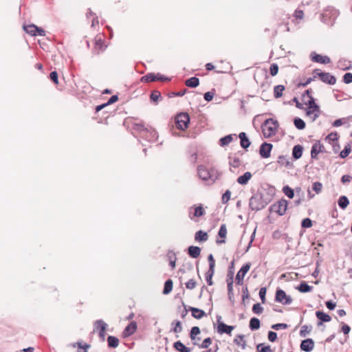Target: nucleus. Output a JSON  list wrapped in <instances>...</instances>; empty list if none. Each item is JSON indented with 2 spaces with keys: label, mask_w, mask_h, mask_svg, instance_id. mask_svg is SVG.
Wrapping results in <instances>:
<instances>
[{
  "label": "nucleus",
  "mask_w": 352,
  "mask_h": 352,
  "mask_svg": "<svg viewBox=\"0 0 352 352\" xmlns=\"http://www.w3.org/2000/svg\"><path fill=\"white\" fill-rule=\"evenodd\" d=\"M277 338V334L274 331H269L268 332V340L270 342H274Z\"/></svg>",
  "instance_id": "052dcab7"
},
{
  "label": "nucleus",
  "mask_w": 352,
  "mask_h": 352,
  "mask_svg": "<svg viewBox=\"0 0 352 352\" xmlns=\"http://www.w3.org/2000/svg\"><path fill=\"white\" fill-rule=\"evenodd\" d=\"M301 226L302 228H308L312 226V221L309 218H305L302 221Z\"/></svg>",
  "instance_id": "09e8293b"
},
{
  "label": "nucleus",
  "mask_w": 352,
  "mask_h": 352,
  "mask_svg": "<svg viewBox=\"0 0 352 352\" xmlns=\"http://www.w3.org/2000/svg\"><path fill=\"white\" fill-rule=\"evenodd\" d=\"M309 332V329L307 326L304 325L301 327L300 334L302 337H305L306 333Z\"/></svg>",
  "instance_id": "69168bd1"
},
{
  "label": "nucleus",
  "mask_w": 352,
  "mask_h": 352,
  "mask_svg": "<svg viewBox=\"0 0 352 352\" xmlns=\"http://www.w3.org/2000/svg\"><path fill=\"white\" fill-rule=\"evenodd\" d=\"M278 126V124L276 120H274L272 118L266 120L262 125V131L263 135L265 138H270L275 135Z\"/></svg>",
  "instance_id": "7ed1b4c3"
},
{
  "label": "nucleus",
  "mask_w": 352,
  "mask_h": 352,
  "mask_svg": "<svg viewBox=\"0 0 352 352\" xmlns=\"http://www.w3.org/2000/svg\"><path fill=\"white\" fill-rule=\"evenodd\" d=\"M313 190L317 193L319 194L322 189V184L319 182H316L313 184Z\"/></svg>",
  "instance_id": "79ce46f5"
},
{
  "label": "nucleus",
  "mask_w": 352,
  "mask_h": 352,
  "mask_svg": "<svg viewBox=\"0 0 352 352\" xmlns=\"http://www.w3.org/2000/svg\"><path fill=\"white\" fill-rule=\"evenodd\" d=\"M294 123L295 126L298 129L302 130V129H305V122L300 118H295L294 120Z\"/></svg>",
  "instance_id": "e433bc0d"
},
{
  "label": "nucleus",
  "mask_w": 352,
  "mask_h": 352,
  "mask_svg": "<svg viewBox=\"0 0 352 352\" xmlns=\"http://www.w3.org/2000/svg\"><path fill=\"white\" fill-rule=\"evenodd\" d=\"M283 192L286 196H287L290 199L293 198L294 196V190L288 186L283 187Z\"/></svg>",
  "instance_id": "4c0bfd02"
},
{
  "label": "nucleus",
  "mask_w": 352,
  "mask_h": 352,
  "mask_svg": "<svg viewBox=\"0 0 352 352\" xmlns=\"http://www.w3.org/2000/svg\"><path fill=\"white\" fill-rule=\"evenodd\" d=\"M231 192L229 190H227L222 196V202L226 204L230 199Z\"/></svg>",
  "instance_id": "3c124183"
},
{
  "label": "nucleus",
  "mask_w": 352,
  "mask_h": 352,
  "mask_svg": "<svg viewBox=\"0 0 352 352\" xmlns=\"http://www.w3.org/2000/svg\"><path fill=\"white\" fill-rule=\"evenodd\" d=\"M232 141V135H228L220 139V145L221 146H225L228 145Z\"/></svg>",
  "instance_id": "c9c22d12"
},
{
  "label": "nucleus",
  "mask_w": 352,
  "mask_h": 352,
  "mask_svg": "<svg viewBox=\"0 0 352 352\" xmlns=\"http://www.w3.org/2000/svg\"><path fill=\"white\" fill-rule=\"evenodd\" d=\"M278 72V67L276 64H272L270 66V74L272 76H274L277 74Z\"/></svg>",
  "instance_id": "4d7b16f0"
},
{
  "label": "nucleus",
  "mask_w": 352,
  "mask_h": 352,
  "mask_svg": "<svg viewBox=\"0 0 352 352\" xmlns=\"http://www.w3.org/2000/svg\"><path fill=\"white\" fill-rule=\"evenodd\" d=\"M272 148V144L269 143H263L260 147L259 153L263 158H267L270 156V152Z\"/></svg>",
  "instance_id": "ddd939ff"
},
{
  "label": "nucleus",
  "mask_w": 352,
  "mask_h": 352,
  "mask_svg": "<svg viewBox=\"0 0 352 352\" xmlns=\"http://www.w3.org/2000/svg\"><path fill=\"white\" fill-rule=\"evenodd\" d=\"M251 264L250 263H248L245 265H243L240 270L237 272L236 276V283L238 285H242L243 282V278L245 276V274L248 273V272L250 269Z\"/></svg>",
  "instance_id": "1a4fd4ad"
},
{
  "label": "nucleus",
  "mask_w": 352,
  "mask_h": 352,
  "mask_svg": "<svg viewBox=\"0 0 352 352\" xmlns=\"http://www.w3.org/2000/svg\"><path fill=\"white\" fill-rule=\"evenodd\" d=\"M285 89V87L283 85H276L274 88V96L276 98H278L282 96L283 91Z\"/></svg>",
  "instance_id": "473e14b6"
},
{
  "label": "nucleus",
  "mask_w": 352,
  "mask_h": 352,
  "mask_svg": "<svg viewBox=\"0 0 352 352\" xmlns=\"http://www.w3.org/2000/svg\"><path fill=\"white\" fill-rule=\"evenodd\" d=\"M311 60L316 63H320L322 64H328L331 62V59L327 56H322L315 52L311 54Z\"/></svg>",
  "instance_id": "4468645a"
},
{
  "label": "nucleus",
  "mask_w": 352,
  "mask_h": 352,
  "mask_svg": "<svg viewBox=\"0 0 352 352\" xmlns=\"http://www.w3.org/2000/svg\"><path fill=\"white\" fill-rule=\"evenodd\" d=\"M200 333V329L198 327H193L190 331V338L193 341L194 344H197V341L200 339L198 338L197 340L196 336Z\"/></svg>",
  "instance_id": "393cba45"
},
{
  "label": "nucleus",
  "mask_w": 352,
  "mask_h": 352,
  "mask_svg": "<svg viewBox=\"0 0 352 352\" xmlns=\"http://www.w3.org/2000/svg\"><path fill=\"white\" fill-rule=\"evenodd\" d=\"M24 30L31 36H36V30L38 27L34 24L23 26Z\"/></svg>",
  "instance_id": "4be33fe9"
},
{
  "label": "nucleus",
  "mask_w": 352,
  "mask_h": 352,
  "mask_svg": "<svg viewBox=\"0 0 352 352\" xmlns=\"http://www.w3.org/2000/svg\"><path fill=\"white\" fill-rule=\"evenodd\" d=\"M288 327V325L285 323H277L275 324H273L272 326V328L274 330H280V329H285Z\"/></svg>",
  "instance_id": "de8ad7c7"
},
{
  "label": "nucleus",
  "mask_w": 352,
  "mask_h": 352,
  "mask_svg": "<svg viewBox=\"0 0 352 352\" xmlns=\"http://www.w3.org/2000/svg\"><path fill=\"white\" fill-rule=\"evenodd\" d=\"M173 283L172 280H170V279L167 280L164 284L163 294H169L173 289Z\"/></svg>",
  "instance_id": "f704fd0d"
},
{
  "label": "nucleus",
  "mask_w": 352,
  "mask_h": 352,
  "mask_svg": "<svg viewBox=\"0 0 352 352\" xmlns=\"http://www.w3.org/2000/svg\"><path fill=\"white\" fill-rule=\"evenodd\" d=\"M211 339L210 338H207L203 341L201 344L199 345V347L202 349H207L211 344Z\"/></svg>",
  "instance_id": "603ef678"
},
{
  "label": "nucleus",
  "mask_w": 352,
  "mask_h": 352,
  "mask_svg": "<svg viewBox=\"0 0 352 352\" xmlns=\"http://www.w3.org/2000/svg\"><path fill=\"white\" fill-rule=\"evenodd\" d=\"M266 288L262 287L259 291V296L263 303L265 302Z\"/></svg>",
  "instance_id": "13d9d810"
},
{
  "label": "nucleus",
  "mask_w": 352,
  "mask_h": 352,
  "mask_svg": "<svg viewBox=\"0 0 352 352\" xmlns=\"http://www.w3.org/2000/svg\"><path fill=\"white\" fill-rule=\"evenodd\" d=\"M305 104L307 106L306 111V115L311 121H315L320 115V108L318 105L315 102L314 98L310 96V100L305 101Z\"/></svg>",
  "instance_id": "f03ea898"
},
{
  "label": "nucleus",
  "mask_w": 352,
  "mask_h": 352,
  "mask_svg": "<svg viewBox=\"0 0 352 352\" xmlns=\"http://www.w3.org/2000/svg\"><path fill=\"white\" fill-rule=\"evenodd\" d=\"M314 344V340L311 338L304 340L300 344V349L306 352H309L313 350Z\"/></svg>",
  "instance_id": "2eb2a0df"
},
{
  "label": "nucleus",
  "mask_w": 352,
  "mask_h": 352,
  "mask_svg": "<svg viewBox=\"0 0 352 352\" xmlns=\"http://www.w3.org/2000/svg\"><path fill=\"white\" fill-rule=\"evenodd\" d=\"M252 174L250 172H245L243 175L237 178V182L241 185H245L248 181L251 179Z\"/></svg>",
  "instance_id": "6ab92c4d"
},
{
  "label": "nucleus",
  "mask_w": 352,
  "mask_h": 352,
  "mask_svg": "<svg viewBox=\"0 0 352 352\" xmlns=\"http://www.w3.org/2000/svg\"><path fill=\"white\" fill-rule=\"evenodd\" d=\"M189 122L190 118L187 113H180L175 118L176 126L182 131L187 129Z\"/></svg>",
  "instance_id": "39448f33"
},
{
  "label": "nucleus",
  "mask_w": 352,
  "mask_h": 352,
  "mask_svg": "<svg viewBox=\"0 0 352 352\" xmlns=\"http://www.w3.org/2000/svg\"><path fill=\"white\" fill-rule=\"evenodd\" d=\"M314 78L318 77L323 82L329 85H334L336 82L335 76L331 75L329 73L322 72L318 69L314 71Z\"/></svg>",
  "instance_id": "20e7f679"
},
{
  "label": "nucleus",
  "mask_w": 352,
  "mask_h": 352,
  "mask_svg": "<svg viewBox=\"0 0 352 352\" xmlns=\"http://www.w3.org/2000/svg\"><path fill=\"white\" fill-rule=\"evenodd\" d=\"M322 146L318 143L313 144L311 151V156L312 158H316L319 153L321 152Z\"/></svg>",
  "instance_id": "a878e982"
},
{
  "label": "nucleus",
  "mask_w": 352,
  "mask_h": 352,
  "mask_svg": "<svg viewBox=\"0 0 352 352\" xmlns=\"http://www.w3.org/2000/svg\"><path fill=\"white\" fill-rule=\"evenodd\" d=\"M213 96H214V93H212L211 91H208L204 94V98L206 101L209 102L212 100Z\"/></svg>",
  "instance_id": "0e129e2a"
},
{
  "label": "nucleus",
  "mask_w": 352,
  "mask_h": 352,
  "mask_svg": "<svg viewBox=\"0 0 352 352\" xmlns=\"http://www.w3.org/2000/svg\"><path fill=\"white\" fill-rule=\"evenodd\" d=\"M87 16L88 18H89L91 16H94L92 19V21H91V26L92 27H95L96 25L98 24V18L96 16V17L94 16L95 14L91 10H89V12H87Z\"/></svg>",
  "instance_id": "58836bf2"
},
{
  "label": "nucleus",
  "mask_w": 352,
  "mask_h": 352,
  "mask_svg": "<svg viewBox=\"0 0 352 352\" xmlns=\"http://www.w3.org/2000/svg\"><path fill=\"white\" fill-rule=\"evenodd\" d=\"M217 323H218V325L217 327V332L220 334L227 333V334L230 335L232 330L234 329V327L227 325V324H224L223 322H222L221 321V316H217Z\"/></svg>",
  "instance_id": "0eeeda50"
},
{
  "label": "nucleus",
  "mask_w": 352,
  "mask_h": 352,
  "mask_svg": "<svg viewBox=\"0 0 352 352\" xmlns=\"http://www.w3.org/2000/svg\"><path fill=\"white\" fill-rule=\"evenodd\" d=\"M108 345L110 347L116 348L118 346L119 340L116 337L109 336L107 338Z\"/></svg>",
  "instance_id": "72a5a7b5"
},
{
  "label": "nucleus",
  "mask_w": 352,
  "mask_h": 352,
  "mask_svg": "<svg viewBox=\"0 0 352 352\" xmlns=\"http://www.w3.org/2000/svg\"><path fill=\"white\" fill-rule=\"evenodd\" d=\"M316 316L317 317L318 319H319L320 320V322H319L318 323V325H321L322 324V322H329L331 321V316L327 314H325L322 311H316Z\"/></svg>",
  "instance_id": "dca6fc26"
},
{
  "label": "nucleus",
  "mask_w": 352,
  "mask_h": 352,
  "mask_svg": "<svg viewBox=\"0 0 352 352\" xmlns=\"http://www.w3.org/2000/svg\"><path fill=\"white\" fill-rule=\"evenodd\" d=\"M287 208V201L285 199H281L272 206V210L277 212L279 215H283Z\"/></svg>",
  "instance_id": "6e6552de"
},
{
  "label": "nucleus",
  "mask_w": 352,
  "mask_h": 352,
  "mask_svg": "<svg viewBox=\"0 0 352 352\" xmlns=\"http://www.w3.org/2000/svg\"><path fill=\"white\" fill-rule=\"evenodd\" d=\"M218 234L219 236L221 237V238H226V234H227V228H226V226L225 224H222L219 228V232H218Z\"/></svg>",
  "instance_id": "ea45409f"
},
{
  "label": "nucleus",
  "mask_w": 352,
  "mask_h": 352,
  "mask_svg": "<svg viewBox=\"0 0 352 352\" xmlns=\"http://www.w3.org/2000/svg\"><path fill=\"white\" fill-rule=\"evenodd\" d=\"M105 46H103L101 38L96 40V49L98 50H104Z\"/></svg>",
  "instance_id": "5fc2aeb1"
},
{
  "label": "nucleus",
  "mask_w": 352,
  "mask_h": 352,
  "mask_svg": "<svg viewBox=\"0 0 352 352\" xmlns=\"http://www.w3.org/2000/svg\"><path fill=\"white\" fill-rule=\"evenodd\" d=\"M263 308L260 303H256L252 307V311L256 314H260L263 312Z\"/></svg>",
  "instance_id": "a19ab883"
},
{
  "label": "nucleus",
  "mask_w": 352,
  "mask_h": 352,
  "mask_svg": "<svg viewBox=\"0 0 352 352\" xmlns=\"http://www.w3.org/2000/svg\"><path fill=\"white\" fill-rule=\"evenodd\" d=\"M197 172L199 178L209 184H213L219 176V172L215 168L208 169L203 165L198 166Z\"/></svg>",
  "instance_id": "f257e3e1"
},
{
  "label": "nucleus",
  "mask_w": 352,
  "mask_h": 352,
  "mask_svg": "<svg viewBox=\"0 0 352 352\" xmlns=\"http://www.w3.org/2000/svg\"><path fill=\"white\" fill-rule=\"evenodd\" d=\"M250 328L251 330H257L260 328V320L256 318H252L250 321Z\"/></svg>",
  "instance_id": "2f4dec72"
},
{
  "label": "nucleus",
  "mask_w": 352,
  "mask_h": 352,
  "mask_svg": "<svg viewBox=\"0 0 352 352\" xmlns=\"http://www.w3.org/2000/svg\"><path fill=\"white\" fill-rule=\"evenodd\" d=\"M141 80L142 82H153L155 80H169L168 78H165L160 74L155 75L153 74H148L143 77H142Z\"/></svg>",
  "instance_id": "9b49d317"
},
{
  "label": "nucleus",
  "mask_w": 352,
  "mask_h": 352,
  "mask_svg": "<svg viewBox=\"0 0 352 352\" xmlns=\"http://www.w3.org/2000/svg\"><path fill=\"white\" fill-rule=\"evenodd\" d=\"M313 287L309 286L306 282H301L300 284L296 287L301 293L309 292L312 290Z\"/></svg>",
  "instance_id": "b1692460"
},
{
  "label": "nucleus",
  "mask_w": 352,
  "mask_h": 352,
  "mask_svg": "<svg viewBox=\"0 0 352 352\" xmlns=\"http://www.w3.org/2000/svg\"><path fill=\"white\" fill-rule=\"evenodd\" d=\"M275 300L283 305H290L292 299L287 296L286 293L282 289H278L276 292Z\"/></svg>",
  "instance_id": "423d86ee"
},
{
  "label": "nucleus",
  "mask_w": 352,
  "mask_h": 352,
  "mask_svg": "<svg viewBox=\"0 0 352 352\" xmlns=\"http://www.w3.org/2000/svg\"><path fill=\"white\" fill-rule=\"evenodd\" d=\"M195 238L198 241H206L208 240V234L202 230H199L196 232Z\"/></svg>",
  "instance_id": "c756f323"
},
{
  "label": "nucleus",
  "mask_w": 352,
  "mask_h": 352,
  "mask_svg": "<svg viewBox=\"0 0 352 352\" xmlns=\"http://www.w3.org/2000/svg\"><path fill=\"white\" fill-rule=\"evenodd\" d=\"M351 179H352V177H351L349 175H344L341 178V181L343 184L350 182L351 181Z\"/></svg>",
  "instance_id": "338daca9"
},
{
  "label": "nucleus",
  "mask_w": 352,
  "mask_h": 352,
  "mask_svg": "<svg viewBox=\"0 0 352 352\" xmlns=\"http://www.w3.org/2000/svg\"><path fill=\"white\" fill-rule=\"evenodd\" d=\"M51 80L55 83L58 84V74L56 72H52L50 74Z\"/></svg>",
  "instance_id": "680f3d73"
},
{
  "label": "nucleus",
  "mask_w": 352,
  "mask_h": 352,
  "mask_svg": "<svg viewBox=\"0 0 352 352\" xmlns=\"http://www.w3.org/2000/svg\"><path fill=\"white\" fill-rule=\"evenodd\" d=\"M191 209H194L193 217H200L205 214V210L201 206V205H199L198 206H195L194 207L191 208Z\"/></svg>",
  "instance_id": "c85d7f7f"
},
{
  "label": "nucleus",
  "mask_w": 352,
  "mask_h": 352,
  "mask_svg": "<svg viewBox=\"0 0 352 352\" xmlns=\"http://www.w3.org/2000/svg\"><path fill=\"white\" fill-rule=\"evenodd\" d=\"M257 349L259 352H273L270 346H264L263 344H258Z\"/></svg>",
  "instance_id": "a18cd8bd"
},
{
  "label": "nucleus",
  "mask_w": 352,
  "mask_h": 352,
  "mask_svg": "<svg viewBox=\"0 0 352 352\" xmlns=\"http://www.w3.org/2000/svg\"><path fill=\"white\" fill-rule=\"evenodd\" d=\"M78 347L79 349H83L82 351L78 350L77 352H87V349L90 347L89 344H85V345H82L81 342H78Z\"/></svg>",
  "instance_id": "e2e57ef3"
},
{
  "label": "nucleus",
  "mask_w": 352,
  "mask_h": 352,
  "mask_svg": "<svg viewBox=\"0 0 352 352\" xmlns=\"http://www.w3.org/2000/svg\"><path fill=\"white\" fill-rule=\"evenodd\" d=\"M250 207L252 210H259L264 208L261 198L258 196H252L250 199Z\"/></svg>",
  "instance_id": "9d476101"
},
{
  "label": "nucleus",
  "mask_w": 352,
  "mask_h": 352,
  "mask_svg": "<svg viewBox=\"0 0 352 352\" xmlns=\"http://www.w3.org/2000/svg\"><path fill=\"white\" fill-rule=\"evenodd\" d=\"M303 148L301 145H296L292 150V155L294 159L298 160L301 157Z\"/></svg>",
  "instance_id": "aec40b11"
},
{
  "label": "nucleus",
  "mask_w": 352,
  "mask_h": 352,
  "mask_svg": "<svg viewBox=\"0 0 352 352\" xmlns=\"http://www.w3.org/2000/svg\"><path fill=\"white\" fill-rule=\"evenodd\" d=\"M342 331L345 335H346L350 332L351 328L349 325L344 324L342 327Z\"/></svg>",
  "instance_id": "774afa93"
},
{
  "label": "nucleus",
  "mask_w": 352,
  "mask_h": 352,
  "mask_svg": "<svg viewBox=\"0 0 352 352\" xmlns=\"http://www.w3.org/2000/svg\"><path fill=\"white\" fill-rule=\"evenodd\" d=\"M338 206L342 208V209H345L348 205L349 204V201L348 199V198L346 197V196H341L339 199H338Z\"/></svg>",
  "instance_id": "7c9ffc66"
},
{
  "label": "nucleus",
  "mask_w": 352,
  "mask_h": 352,
  "mask_svg": "<svg viewBox=\"0 0 352 352\" xmlns=\"http://www.w3.org/2000/svg\"><path fill=\"white\" fill-rule=\"evenodd\" d=\"M172 324H175L173 328V331L175 333H180L182 331V323L180 321H175L172 323Z\"/></svg>",
  "instance_id": "c03bdc74"
},
{
  "label": "nucleus",
  "mask_w": 352,
  "mask_h": 352,
  "mask_svg": "<svg viewBox=\"0 0 352 352\" xmlns=\"http://www.w3.org/2000/svg\"><path fill=\"white\" fill-rule=\"evenodd\" d=\"M107 324L102 320H96L94 322L95 330L99 331V336L104 338L105 337V330Z\"/></svg>",
  "instance_id": "f8f14e48"
},
{
  "label": "nucleus",
  "mask_w": 352,
  "mask_h": 352,
  "mask_svg": "<svg viewBox=\"0 0 352 352\" xmlns=\"http://www.w3.org/2000/svg\"><path fill=\"white\" fill-rule=\"evenodd\" d=\"M351 152V147L349 145L346 146L340 152V156L341 158H345Z\"/></svg>",
  "instance_id": "49530a36"
},
{
  "label": "nucleus",
  "mask_w": 352,
  "mask_h": 352,
  "mask_svg": "<svg viewBox=\"0 0 352 352\" xmlns=\"http://www.w3.org/2000/svg\"><path fill=\"white\" fill-rule=\"evenodd\" d=\"M137 324L135 322H131L124 330L123 334L125 337L130 336L135 331Z\"/></svg>",
  "instance_id": "f3484780"
},
{
  "label": "nucleus",
  "mask_w": 352,
  "mask_h": 352,
  "mask_svg": "<svg viewBox=\"0 0 352 352\" xmlns=\"http://www.w3.org/2000/svg\"><path fill=\"white\" fill-rule=\"evenodd\" d=\"M201 253V249L197 246H190L188 248V254L193 258H197Z\"/></svg>",
  "instance_id": "412c9836"
},
{
  "label": "nucleus",
  "mask_w": 352,
  "mask_h": 352,
  "mask_svg": "<svg viewBox=\"0 0 352 352\" xmlns=\"http://www.w3.org/2000/svg\"><path fill=\"white\" fill-rule=\"evenodd\" d=\"M338 139V134L336 133H331L326 137V140L329 143L334 142Z\"/></svg>",
  "instance_id": "8fccbe9b"
},
{
  "label": "nucleus",
  "mask_w": 352,
  "mask_h": 352,
  "mask_svg": "<svg viewBox=\"0 0 352 352\" xmlns=\"http://www.w3.org/2000/svg\"><path fill=\"white\" fill-rule=\"evenodd\" d=\"M174 347L177 351H179V352H190V348L184 346V344L180 341H177L175 342Z\"/></svg>",
  "instance_id": "cd10ccee"
},
{
  "label": "nucleus",
  "mask_w": 352,
  "mask_h": 352,
  "mask_svg": "<svg viewBox=\"0 0 352 352\" xmlns=\"http://www.w3.org/2000/svg\"><path fill=\"white\" fill-rule=\"evenodd\" d=\"M190 311L192 316L197 319H200L205 315V312L198 308L191 307Z\"/></svg>",
  "instance_id": "bb28decb"
},
{
  "label": "nucleus",
  "mask_w": 352,
  "mask_h": 352,
  "mask_svg": "<svg viewBox=\"0 0 352 352\" xmlns=\"http://www.w3.org/2000/svg\"><path fill=\"white\" fill-rule=\"evenodd\" d=\"M343 80L345 83L349 84L352 82V74L346 73L343 76Z\"/></svg>",
  "instance_id": "6e6d98bb"
},
{
  "label": "nucleus",
  "mask_w": 352,
  "mask_h": 352,
  "mask_svg": "<svg viewBox=\"0 0 352 352\" xmlns=\"http://www.w3.org/2000/svg\"><path fill=\"white\" fill-rule=\"evenodd\" d=\"M196 282L194 279H190L186 283V287L188 289H193L196 287Z\"/></svg>",
  "instance_id": "864d4df0"
},
{
  "label": "nucleus",
  "mask_w": 352,
  "mask_h": 352,
  "mask_svg": "<svg viewBox=\"0 0 352 352\" xmlns=\"http://www.w3.org/2000/svg\"><path fill=\"white\" fill-rule=\"evenodd\" d=\"M160 97V93L158 91H153L151 94V100L153 102H157Z\"/></svg>",
  "instance_id": "bf43d9fd"
},
{
  "label": "nucleus",
  "mask_w": 352,
  "mask_h": 352,
  "mask_svg": "<svg viewBox=\"0 0 352 352\" xmlns=\"http://www.w3.org/2000/svg\"><path fill=\"white\" fill-rule=\"evenodd\" d=\"M239 138L240 139L241 146L243 148H247L250 145V141L247 138L246 133L245 132H241L239 135Z\"/></svg>",
  "instance_id": "a211bd4d"
},
{
  "label": "nucleus",
  "mask_w": 352,
  "mask_h": 352,
  "mask_svg": "<svg viewBox=\"0 0 352 352\" xmlns=\"http://www.w3.org/2000/svg\"><path fill=\"white\" fill-rule=\"evenodd\" d=\"M185 85L188 87L195 88L199 85V80L196 77H191L186 80Z\"/></svg>",
  "instance_id": "5701e85b"
},
{
  "label": "nucleus",
  "mask_w": 352,
  "mask_h": 352,
  "mask_svg": "<svg viewBox=\"0 0 352 352\" xmlns=\"http://www.w3.org/2000/svg\"><path fill=\"white\" fill-rule=\"evenodd\" d=\"M278 163L285 166H290L289 161L285 156H280L278 157Z\"/></svg>",
  "instance_id": "37998d69"
}]
</instances>
